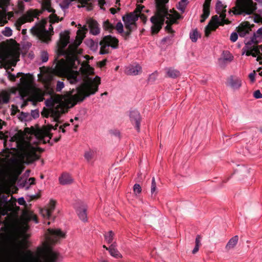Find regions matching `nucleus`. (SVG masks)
<instances>
[{"mask_svg":"<svg viewBox=\"0 0 262 262\" xmlns=\"http://www.w3.org/2000/svg\"><path fill=\"white\" fill-rule=\"evenodd\" d=\"M45 104L49 108L43 109L41 115L46 118H50L51 121L55 123V124L49 125L50 129L56 130L57 129L58 124L61 123L59 119L61 115L64 113V108L62 105L59 98L51 97L50 99L46 100Z\"/></svg>","mask_w":262,"mask_h":262,"instance_id":"423d86ee","label":"nucleus"},{"mask_svg":"<svg viewBox=\"0 0 262 262\" xmlns=\"http://www.w3.org/2000/svg\"><path fill=\"white\" fill-rule=\"evenodd\" d=\"M40 213L43 216V217L45 219H49L51 216V213L50 212L49 209H48L46 207L41 209L40 210Z\"/></svg>","mask_w":262,"mask_h":262,"instance_id":"c9c22d12","label":"nucleus"},{"mask_svg":"<svg viewBox=\"0 0 262 262\" xmlns=\"http://www.w3.org/2000/svg\"><path fill=\"white\" fill-rule=\"evenodd\" d=\"M49 55L47 52L43 51L41 54V59L42 62H46L48 60Z\"/></svg>","mask_w":262,"mask_h":262,"instance_id":"c03bdc74","label":"nucleus"},{"mask_svg":"<svg viewBox=\"0 0 262 262\" xmlns=\"http://www.w3.org/2000/svg\"><path fill=\"white\" fill-rule=\"evenodd\" d=\"M10 182V176L6 170H0V187L8 185Z\"/></svg>","mask_w":262,"mask_h":262,"instance_id":"412c9836","label":"nucleus"},{"mask_svg":"<svg viewBox=\"0 0 262 262\" xmlns=\"http://www.w3.org/2000/svg\"><path fill=\"white\" fill-rule=\"evenodd\" d=\"M172 36H166L164 38H163L162 39V43H165L166 42H168V43L169 44L171 43V39H172Z\"/></svg>","mask_w":262,"mask_h":262,"instance_id":"603ef678","label":"nucleus"},{"mask_svg":"<svg viewBox=\"0 0 262 262\" xmlns=\"http://www.w3.org/2000/svg\"><path fill=\"white\" fill-rule=\"evenodd\" d=\"M199 247H200V246H197L195 245V247L194 248V249L192 250V253L193 254L196 253L199 251Z\"/></svg>","mask_w":262,"mask_h":262,"instance_id":"680f3d73","label":"nucleus"},{"mask_svg":"<svg viewBox=\"0 0 262 262\" xmlns=\"http://www.w3.org/2000/svg\"><path fill=\"white\" fill-rule=\"evenodd\" d=\"M105 4V0H98V4L101 8Z\"/></svg>","mask_w":262,"mask_h":262,"instance_id":"052dcab7","label":"nucleus"},{"mask_svg":"<svg viewBox=\"0 0 262 262\" xmlns=\"http://www.w3.org/2000/svg\"><path fill=\"white\" fill-rule=\"evenodd\" d=\"M59 181L61 185H68L73 182V179L69 173H63L59 178Z\"/></svg>","mask_w":262,"mask_h":262,"instance_id":"393cba45","label":"nucleus"},{"mask_svg":"<svg viewBox=\"0 0 262 262\" xmlns=\"http://www.w3.org/2000/svg\"><path fill=\"white\" fill-rule=\"evenodd\" d=\"M8 74V77L11 81H15L16 78L19 77L20 76L24 75L22 73H18L16 75L10 73L9 72L6 71Z\"/></svg>","mask_w":262,"mask_h":262,"instance_id":"e433bc0d","label":"nucleus"},{"mask_svg":"<svg viewBox=\"0 0 262 262\" xmlns=\"http://www.w3.org/2000/svg\"><path fill=\"white\" fill-rule=\"evenodd\" d=\"M42 7L43 10H47L49 12L54 13L55 11L51 7L50 0H42Z\"/></svg>","mask_w":262,"mask_h":262,"instance_id":"c85d7f7f","label":"nucleus"},{"mask_svg":"<svg viewBox=\"0 0 262 262\" xmlns=\"http://www.w3.org/2000/svg\"><path fill=\"white\" fill-rule=\"evenodd\" d=\"M55 203L56 202L53 200H51L48 205V206L46 207L50 211V212L52 214V212L54 211L55 208Z\"/></svg>","mask_w":262,"mask_h":262,"instance_id":"4c0bfd02","label":"nucleus"},{"mask_svg":"<svg viewBox=\"0 0 262 262\" xmlns=\"http://www.w3.org/2000/svg\"><path fill=\"white\" fill-rule=\"evenodd\" d=\"M156 189H157V184H156V182L155 181V177H153L152 178L151 184V195H152L156 192Z\"/></svg>","mask_w":262,"mask_h":262,"instance_id":"ea45409f","label":"nucleus"},{"mask_svg":"<svg viewBox=\"0 0 262 262\" xmlns=\"http://www.w3.org/2000/svg\"><path fill=\"white\" fill-rule=\"evenodd\" d=\"M139 14L136 12L130 13L122 17L125 27L127 30H134L136 29V21L138 19Z\"/></svg>","mask_w":262,"mask_h":262,"instance_id":"dca6fc26","label":"nucleus"},{"mask_svg":"<svg viewBox=\"0 0 262 262\" xmlns=\"http://www.w3.org/2000/svg\"><path fill=\"white\" fill-rule=\"evenodd\" d=\"M256 8L252 0H236L235 6L232 9H230L228 13L234 15H250L254 12Z\"/></svg>","mask_w":262,"mask_h":262,"instance_id":"f8f14e48","label":"nucleus"},{"mask_svg":"<svg viewBox=\"0 0 262 262\" xmlns=\"http://www.w3.org/2000/svg\"><path fill=\"white\" fill-rule=\"evenodd\" d=\"M41 13L36 10H30L27 12L26 14L19 17L15 22V26L18 30H20L22 25L26 22H31L33 21L34 18L37 17Z\"/></svg>","mask_w":262,"mask_h":262,"instance_id":"2eb2a0df","label":"nucleus"},{"mask_svg":"<svg viewBox=\"0 0 262 262\" xmlns=\"http://www.w3.org/2000/svg\"><path fill=\"white\" fill-rule=\"evenodd\" d=\"M31 116L34 118H36L39 117V113L37 110H33L31 111Z\"/></svg>","mask_w":262,"mask_h":262,"instance_id":"4d7b16f0","label":"nucleus"},{"mask_svg":"<svg viewBox=\"0 0 262 262\" xmlns=\"http://www.w3.org/2000/svg\"><path fill=\"white\" fill-rule=\"evenodd\" d=\"M238 241V237L237 235H235L232 237L227 243L226 246V249L227 250H229L231 249H233L237 244Z\"/></svg>","mask_w":262,"mask_h":262,"instance_id":"cd10ccee","label":"nucleus"},{"mask_svg":"<svg viewBox=\"0 0 262 262\" xmlns=\"http://www.w3.org/2000/svg\"><path fill=\"white\" fill-rule=\"evenodd\" d=\"M115 233L112 231H109L104 234V239L108 244H111L113 242Z\"/></svg>","mask_w":262,"mask_h":262,"instance_id":"2f4dec72","label":"nucleus"},{"mask_svg":"<svg viewBox=\"0 0 262 262\" xmlns=\"http://www.w3.org/2000/svg\"><path fill=\"white\" fill-rule=\"evenodd\" d=\"M129 117L131 121L135 123V128L138 132L140 130V115L137 111H132L130 112Z\"/></svg>","mask_w":262,"mask_h":262,"instance_id":"a211bd4d","label":"nucleus"},{"mask_svg":"<svg viewBox=\"0 0 262 262\" xmlns=\"http://www.w3.org/2000/svg\"><path fill=\"white\" fill-rule=\"evenodd\" d=\"M89 43H90L91 50H94V51L96 50V49L97 48V45L93 40H90L89 41Z\"/></svg>","mask_w":262,"mask_h":262,"instance_id":"864d4df0","label":"nucleus"},{"mask_svg":"<svg viewBox=\"0 0 262 262\" xmlns=\"http://www.w3.org/2000/svg\"><path fill=\"white\" fill-rule=\"evenodd\" d=\"M10 99L7 93L0 94V105L7 103ZM3 121L0 119V130L2 128ZM49 127L48 130H39L34 136L37 141H33L31 139L25 138L21 133H17L12 137H8L0 131V139L4 140V145L6 148H10L14 151H17L21 161L26 163H30L39 159L37 154V150H41L37 146L39 142L45 141V137L51 138Z\"/></svg>","mask_w":262,"mask_h":262,"instance_id":"f03ea898","label":"nucleus"},{"mask_svg":"<svg viewBox=\"0 0 262 262\" xmlns=\"http://www.w3.org/2000/svg\"><path fill=\"white\" fill-rule=\"evenodd\" d=\"M58 17L56 15L52 14L50 16V27L49 30L46 29L47 20L43 19L32 28L31 30V32L36 35L42 41L48 43L51 40L52 32H53V28L51 24L58 22Z\"/></svg>","mask_w":262,"mask_h":262,"instance_id":"1a4fd4ad","label":"nucleus"},{"mask_svg":"<svg viewBox=\"0 0 262 262\" xmlns=\"http://www.w3.org/2000/svg\"><path fill=\"white\" fill-rule=\"evenodd\" d=\"M229 85L234 90H238L242 85V80L238 77L231 76L229 80Z\"/></svg>","mask_w":262,"mask_h":262,"instance_id":"5701e85b","label":"nucleus"},{"mask_svg":"<svg viewBox=\"0 0 262 262\" xmlns=\"http://www.w3.org/2000/svg\"><path fill=\"white\" fill-rule=\"evenodd\" d=\"M90 0H81L80 3L82 7H88V10H90L92 9V6L89 4Z\"/></svg>","mask_w":262,"mask_h":262,"instance_id":"a18cd8bd","label":"nucleus"},{"mask_svg":"<svg viewBox=\"0 0 262 262\" xmlns=\"http://www.w3.org/2000/svg\"><path fill=\"white\" fill-rule=\"evenodd\" d=\"M249 79L252 82H254L255 80V72L251 73L249 75Z\"/></svg>","mask_w":262,"mask_h":262,"instance_id":"bf43d9fd","label":"nucleus"},{"mask_svg":"<svg viewBox=\"0 0 262 262\" xmlns=\"http://www.w3.org/2000/svg\"><path fill=\"white\" fill-rule=\"evenodd\" d=\"M10 0H0V26H3L8 22V20L13 17V12H8V6Z\"/></svg>","mask_w":262,"mask_h":262,"instance_id":"4468645a","label":"nucleus"},{"mask_svg":"<svg viewBox=\"0 0 262 262\" xmlns=\"http://www.w3.org/2000/svg\"><path fill=\"white\" fill-rule=\"evenodd\" d=\"M189 37L192 42H195L198 38L200 37V35L198 33V30L196 29H194L190 32Z\"/></svg>","mask_w":262,"mask_h":262,"instance_id":"f704fd0d","label":"nucleus"},{"mask_svg":"<svg viewBox=\"0 0 262 262\" xmlns=\"http://www.w3.org/2000/svg\"><path fill=\"white\" fill-rule=\"evenodd\" d=\"M238 38V34L236 32H232L230 37V40L232 42H235Z\"/></svg>","mask_w":262,"mask_h":262,"instance_id":"49530a36","label":"nucleus"},{"mask_svg":"<svg viewBox=\"0 0 262 262\" xmlns=\"http://www.w3.org/2000/svg\"><path fill=\"white\" fill-rule=\"evenodd\" d=\"M64 87V83L63 81H58L57 82L56 86V91L58 92H60L61 91L62 89Z\"/></svg>","mask_w":262,"mask_h":262,"instance_id":"79ce46f5","label":"nucleus"},{"mask_svg":"<svg viewBox=\"0 0 262 262\" xmlns=\"http://www.w3.org/2000/svg\"><path fill=\"white\" fill-rule=\"evenodd\" d=\"M17 7L18 11L21 12L24 9V5L23 2L21 0H19L18 2Z\"/></svg>","mask_w":262,"mask_h":262,"instance_id":"de8ad7c7","label":"nucleus"},{"mask_svg":"<svg viewBox=\"0 0 262 262\" xmlns=\"http://www.w3.org/2000/svg\"><path fill=\"white\" fill-rule=\"evenodd\" d=\"M118 40L111 35L104 36L100 42L101 46L100 54L103 55L109 52L110 47L116 49L118 46Z\"/></svg>","mask_w":262,"mask_h":262,"instance_id":"ddd939ff","label":"nucleus"},{"mask_svg":"<svg viewBox=\"0 0 262 262\" xmlns=\"http://www.w3.org/2000/svg\"><path fill=\"white\" fill-rule=\"evenodd\" d=\"M253 96L256 99H259V98H262V94L260 93L259 90L255 91L254 92Z\"/></svg>","mask_w":262,"mask_h":262,"instance_id":"5fc2aeb1","label":"nucleus"},{"mask_svg":"<svg viewBox=\"0 0 262 262\" xmlns=\"http://www.w3.org/2000/svg\"><path fill=\"white\" fill-rule=\"evenodd\" d=\"M103 27L105 30L108 31L109 32H112L115 29V26L108 20L103 22Z\"/></svg>","mask_w":262,"mask_h":262,"instance_id":"72a5a7b5","label":"nucleus"},{"mask_svg":"<svg viewBox=\"0 0 262 262\" xmlns=\"http://www.w3.org/2000/svg\"><path fill=\"white\" fill-rule=\"evenodd\" d=\"M19 49L11 47L0 51V69H7L10 64L15 66L19 60Z\"/></svg>","mask_w":262,"mask_h":262,"instance_id":"9d476101","label":"nucleus"},{"mask_svg":"<svg viewBox=\"0 0 262 262\" xmlns=\"http://www.w3.org/2000/svg\"><path fill=\"white\" fill-rule=\"evenodd\" d=\"M66 234L58 229H48L45 234L43 246L38 249V257L35 262H57L59 253L52 249V246Z\"/></svg>","mask_w":262,"mask_h":262,"instance_id":"20e7f679","label":"nucleus"},{"mask_svg":"<svg viewBox=\"0 0 262 262\" xmlns=\"http://www.w3.org/2000/svg\"><path fill=\"white\" fill-rule=\"evenodd\" d=\"M178 8L179 10H181L182 12H184V11L185 8H183V7H182L180 6V4L179 5V7Z\"/></svg>","mask_w":262,"mask_h":262,"instance_id":"774afa93","label":"nucleus"},{"mask_svg":"<svg viewBox=\"0 0 262 262\" xmlns=\"http://www.w3.org/2000/svg\"><path fill=\"white\" fill-rule=\"evenodd\" d=\"M201 237L200 235H197L195 238V245L197 246H200Z\"/></svg>","mask_w":262,"mask_h":262,"instance_id":"6e6d98bb","label":"nucleus"},{"mask_svg":"<svg viewBox=\"0 0 262 262\" xmlns=\"http://www.w3.org/2000/svg\"><path fill=\"white\" fill-rule=\"evenodd\" d=\"M227 5L223 3L220 0L216 3L215 10L219 16L214 15L212 17L208 25L206 27L205 34L206 36H209L211 31H214L219 26H223L225 24H229L230 21L226 19Z\"/></svg>","mask_w":262,"mask_h":262,"instance_id":"6e6552de","label":"nucleus"},{"mask_svg":"<svg viewBox=\"0 0 262 262\" xmlns=\"http://www.w3.org/2000/svg\"><path fill=\"white\" fill-rule=\"evenodd\" d=\"M8 202L11 205L13 206L16 205V200L11 196L10 200H8V197L6 195H3L2 198H0V209L3 205H6Z\"/></svg>","mask_w":262,"mask_h":262,"instance_id":"a878e982","label":"nucleus"},{"mask_svg":"<svg viewBox=\"0 0 262 262\" xmlns=\"http://www.w3.org/2000/svg\"><path fill=\"white\" fill-rule=\"evenodd\" d=\"M86 24L90 29V32L94 35H97L100 33V29L98 23L92 18L86 20Z\"/></svg>","mask_w":262,"mask_h":262,"instance_id":"f3484780","label":"nucleus"},{"mask_svg":"<svg viewBox=\"0 0 262 262\" xmlns=\"http://www.w3.org/2000/svg\"><path fill=\"white\" fill-rule=\"evenodd\" d=\"M29 181L31 184H33L35 182V179L33 178H31L29 179Z\"/></svg>","mask_w":262,"mask_h":262,"instance_id":"338daca9","label":"nucleus"},{"mask_svg":"<svg viewBox=\"0 0 262 262\" xmlns=\"http://www.w3.org/2000/svg\"><path fill=\"white\" fill-rule=\"evenodd\" d=\"M133 30H127V31L124 32L123 31V33H121V35L125 38L126 39L130 35L131 32Z\"/></svg>","mask_w":262,"mask_h":262,"instance_id":"3c124183","label":"nucleus"},{"mask_svg":"<svg viewBox=\"0 0 262 262\" xmlns=\"http://www.w3.org/2000/svg\"><path fill=\"white\" fill-rule=\"evenodd\" d=\"M262 41V28L257 30L254 33L253 36L249 41L245 43V46L242 49V54H245L247 56L251 55L256 57V55L260 53V50L262 51V46L257 45L251 46L253 43L257 44Z\"/></svg>","mask_w":262,"mask_h":262,"instance_id":"9b49d317","label":"nucleus"},{"mask_svg":"<svg viewBox=\"0 0 262 262\" xmlns=\"http://www.w3.org/2000/svg\"><path fill=\"white\" fill-rule=\"evenodd\" d=\"M115 29H116L119 33H123V26L121 22H118L115 27Z\"/></svg>","mask_w":262,"mask_h":262,"instance_id":"37998d69","label":"nucleus"},{"mask_svg":"<svg viewBox=\"0 0 262 262\" xmlns=\"http://www.w3.org/2000/svg\"><path fill=\"white\" fill-rule=\"evenodd\" d=\"M158 76V73L155 72L152 73L151 75H149V77L148 78V81L152 82L154 81Z\"/></svg>","mask_w":262,"mask_h":262,"instance_id":"8fccbe9b","label":"nucleus"},{"mask_svg":"<svg viewBox=\"0 0 262 262\" xmlns=\"http://www.w3.org/2000/svg\"><path fill=\"white\" fill-rule=\"evenodd\" d=\"M133 191L135 194L137 195L141 192V187L139 184H135L133 186Z\"/></svg>","mask_w":262,"mask_h":262,"instance_id":"58836bf2","label":"nucleus"},{"mask_svg":"<svg viewBox=\"0 0 262 262\" xmlns=\"http://www.w3.org/2000/svg\"><path fill=\"white\" fill-rule=\"evenodd\" d=\"M78 26L79 29L77 32L76 39L71 43L69 31L60 33L58 43V55L64 56V58L59 60L53 70V73L56 75L66 76L71 84H75L79 81L82 83L77 88L76 93L71 95L69 97L72 106L97 92L101 81L98 76L93 79L89 78V75L94 73V69L86 62L80 64L78 59V55L82 53L79 46L88 31L86 26L81 27L80 24H78Z\"/></svg>","mask_w":262,"mask_h":262,"instance_id":"f257e3e1","label":"nucleus"},{"mask_svg":"<svg viewBox=\"0 0 262 262\" xmlns=\"http://www.w3.org/2000/svg\"><path fill=\"white\" fill-rule=\"evenodd\" d=\"M142 68L138 64L129 65L125 70V73L129 75H137L141 72Z\"/></svg>","mask_w":262,"mask_h":262,"instance_id":"6ab92c4d","label":"nucleus"},{"mask_svg":"<svg viewBox=\"0 0 262 262\" xmlns=\"http://www.w3.org/2000/svg\"><path fill=\"white\" fill-rule=\"evenodd\" d=\"M233 60V56L227 51H224L222 57L220 58L219 61L220 63L226 64L231 62Z\"/></svg>","mask_w":262,"mask_h":262,"instance_id":"bb28decb","label":"nucleus"},{"mask_svg":"<svg viewBox=\"0 0 262 262\" xmlns=\"http://www.w3.org/2000/svg\"><path fill=\"white\" fill-rule=\"evenodd\" d=\"M157 4V12L156 14L150 18V21L152 24L151 27L152 34H157L162 28L164 22L165 21L167 26L166 30L173 33L174 31L171 28V25L177 23V20L180 18V15L176 12H168L165 4L168 0H156Z\"/></svg>","mask_w":262,"mask_h":262,"instance_id":"7ed1b4c3","label":"nucleus"},{"mask_svg":"<svg viewBox=\"0 0 262 262\" xmlns=\"http://www.w3.org/2000/svg\"><path fill=\"white\" fill-rule=\"evenodd\" d=\"M142 7L138 6L135 12H136L137 13L138 12H141V11H142Z\"/></svg>","mask_w":262,"mask_h":262,"instance_id":"0e129e2a","label":"nucleus"},{"mask_svg":"<svg viewBox=\"0 0 262 262\" xmlns=\"http://www.w3.org/2000/svg\"><path fill=\"white\" fill-rule=\"evenodd\" d=\"M70 124L69 123H64L63 124H61L59 127V131L62 132V133H64L66 132L65 128L69 126Z\"/></svg>","mask_w":262,"mask_h":262,"instance_id":"09e8293b","label":"nucleus"},{"mask_svg":"<svg viewBox=\"0 0 262 262\" xmlns=\"http://www.w3.org/2000/svg\"><path fill=\"white\" fill-rule=\"evenodd\" d=\"M32 80L30 76L24 75L19 79L18 87L23 95H29V101L33 103L42 101L44 99V92L38 88H32Z\"/></svg>","mask_w":262,"mask_h":262,"instance_id":"0eeeda50","label":"nucleus"},{"mask_svg":"<svg viewBox=\"0 0 262 262\" xmlns=\"http://www.w3.org/2000/svg\"><path fill=\"white\" fill-rule=\"evenodd\" d=\"M211 0H205L203 5V14L201 15V22H203L210 14V4Z\"/></svg>","mask_w":262,"mask_h":262,"instance_id":"4be33fe9","label":"nucleus"},{"mask_svg":"<svg viewBox=\"0 0 262 262\" xmlns=\"http://www.w3.org/2000/svg\"><path fill=\"white\" fill-rule=\"evenodd\" d=\"M256 60L259 62L260 64H262V57L261 56L257 55Z\"/></svg>","mask_w":262,"mask_h":262,"instance_id":"e2e57ef3","label":"nucleus"},{"mask_svg":"<svg viewBox=\"0 0 262 262\" xmlns=\"http://www.w3.org/2000/svg\"><path fill=\"white\" fill-rule=\"evenodd\" d=\"M2 34L6 36L9 37L12 34V30L9 27H5L2 31Z\"/></svg>","mask_w":262,"mask_h":262,"instance_id":"a19ab883","label":"nucleus"},{"mask_svg":"<svg viewBox=\"0 0 262 262\" xmlns=\"http://www.w3.org/2000/svg\"><path fill=\"white\" fill-rule=\"evenodd\" d=\"M166 73L168 77L175 78L180 76V72L176 69L170 68L166 69Z\"/></svg>","mask_w":262,"mask_h":262,"instance_id":"7c9ffc66","label":"nucleus"},{"mask_svg":"<svg viewBox=\"0 0 262 262\" xmlns=\"http://www.w3.org/2000/svg\"><path fill=\"white\" fill-rule=\"evenodd\" d=\"M23 252L18 238L9 235L0 239V262H16L19 261Z\"/></svg>","mask_w":262,"mask_h":262,"instance_id":"39448f33","label":"nucleus"},{"mask_svg":"<svg viewBox=\"0 0 262 262\" xmlns=\"http://www.w3.org/2000/svg\"><path fill=\"white\" fill-rule=\"evenodd\" d=\"M18 203L20 205H26V201L23 197H20L17 200Z\"/></svg>","mask_w":262,"mask_h":262,"instance_id":"13d9d810","label":"nucleus"},{"mask_svg":"<svg viewBox=\"0 0 262 262\" xmlns=\"http://www.w3.org/2000/svg\"><path fill=\"white\" fill-rule=\"evenodd\" d=\"M251 29L250 24L248 22L244 23L238 27L237 32L241 37H245L247 34H249Z\"/></svg>","mask_w":262,"mask_h":262,"instance_id":"aec40b11","label":"nucleus"},{"mask_svg":"<svg viewBox=\"0 0 262 262\" xmlns=\"http://www.w3.org/2000/svg\"><path fill=\"white\" fill-rule=\"evenodd\" d=\"M95 155V151L93 150L89 149L85 152L84 157L88 162H90L94 158Z\"/></svg>","mask_w":262,"mask_h":262,"instance_id":"473e14b6","label":"nucleus"},{"mask_svg":"<svg viewBox=\"0 0 262 262\" xmlns=\"http://www.w3.org/2000/svg\"><path fill=\"white\" fill-rule=\"evenodd\" d=\"M77 213L79 219L83 222L87 221L86 209L84 207L77 209Z\"/></svg>","mask_w":262,"mask_h":262,"instance_id":"c756f323","label":"nucleus"},{"mask_svg":"<svg viewBox=\"0 0 262 262\" xmlns=\"http://www.w3.org/2000/svg\"><path fill=\"white\" fill-rule=\"evenodd\" d=\"M117 243L116 242L113 243L108 248V251L110 255L116 258H121L122 257L121 254L118 251L116 248Z\"/></svg>","mask_w":262,"mask_h":262,"instance_id":"b1692460","label":"nucleus"},{"mask_svg":"<svg viewBox=\"0 0 262 262\" xmlns=\"http://www.w3.org/2000/svg\"><path fill=\"white\" fill-rule=\"evenodd\" d=\"M106 60L105 59V60H103L102 61H101L100 63V65L101 67H103L106 64Z\"/></svg>","mask_w":262,"mask_h":262,"instance_id":"69168bd1","label":"nucleus"}]
</instances>
